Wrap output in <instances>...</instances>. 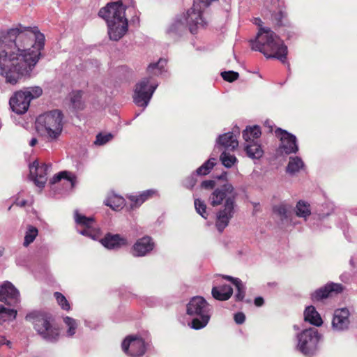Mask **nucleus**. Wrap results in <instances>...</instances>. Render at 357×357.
Here are the masks:
<instances>
[{
    "instance_id": "obj_1",
    "label": "nucleus",
    "mask_w": 357,
    "mask_h": 357,
    "mask_svg": "<svg viewBox=\"0 0 357 357\" xmlns=\"http://www.w3.org/2000/svg\"><path fill=\"white\" fill-rule=\"evenodd\" d=\"M44 45L45 36L37 29H11L0 38V75L7 84L15 85L34 76Z\"/></svg>"
},
{
    "instance_id": "obj_2",
    "label": "nucleus",
    "mask_w": 357,
    "mask_h": 357,
    "mask_svg": "<svg viewBox=\"0 0 357 357\" xmlns=\"http://www.w3.org/2000/svg\"><path fill=\"white\" fill-rule=\"evenodd\" d=\"M252 49L259 51L267 58H276L284 63L287 47L280 38L269 28L261 27L254 41Z\"/></svg>"
},
{
    "instance_id": "obj_3",
    "label": "nucleus",
    "mask_w": 357,
    "mask_h": 357,
    "mask_svg": "<svg viewBox=\"0 0 357 357\" xmlns=\"http://www.w3.org/2000/svg\"><path fill=\"white\" fill-rule=\"evenodd\" d=\"M126 8L121 1L109 3L98 13L107 23L109 38L118 40L128 30V20L125 17Z\"/></svg>"
},
{
    "instance_id": "obj_4",
    "label": "nucleus",
    "mask_w": 357,
    "mask_h": 357,
    "mask_svg": "<svg viewBox=\"0 0 357 357\" xmlns=\"http://www.w3.org/2000/svg\"><path fill=\"white\" fill-rule=\"evenodd\" d=\"M167 64L165 59H160L158 63H151L147 73L149 77L142 79L137 84L133 99L135 103L139 107H146L158 86V84L153 80V77L162 73Z\"/></svg>"
},
{
    "instance_id": "obj_5",
    "label": "nucleus",
    "mask_w": 357,
    "mask_h": 357,
    "mask_svg": "<svg viewBox=\"0 0 357 357\" xmlns=\"http://www.w3.org/2000/svg\"><path fill=\"white\" fill-rule=\"evenodd\" d=\"M25 319L33 324L34 329L44 339L54 342L59 336V328L52 325V314L43 311H33L26 314Z\"/></svg>"
},
{
    "instance_id": "obj_6",
    "label": "nucleus",
    "mask_w": 357,
    "mask_h": 357,
    "mask_svg": "<svg viewBox=\"0 0 357 357\" xmlns=\"http://www.w3.org/2000/svg\"><path fill=\"white\" fill-rule=\"evenodd\" d=\"M43 89L39 86L23 87L10 96L9 105L11 110L18 115L26 113L31 102L43 95Z\"/></svg>"
},
{
    "instance_id": "obj_7",
    "label": "nucleus",
    "mask_w": 357,
    "mask_h": 357,
    "mask_svg": "<svg viewBox=\"0 0 357 357\" xmlns=\"http://www.w3.org/2000/svg\"><path fill=\"white\" fill-rule=\"evenodd\" d=\"M186 312L193 317L190 327L195 330H199L204 328L209 322L211 307L203 297L195 296L188 303Z\"/></svg>"
},
{
    "instance_id": "obj_8",
    "label": "nucleus",
    "mask_w": 357,
    "mask_h": 357,
    "mask_svg": "<svg viewBox=\"0 0 357 357\" xmlns=\"http://www.w3.org/2000/svg\"><path fill=\"white\" fill-rule=\"evenodd\" d=\"M63 114L55 109L38 116L35 123L38 133L61 134L63 131Z\"/></svg>"
},
{
    "instance_id": "obj_9",
    "label": "nucleus",
    "mask_w": 357,
    "mask_h": 357,
    "mask_svg": "<svg viewBox=\"0 0 357 357\" xmlns=\"http://www.w3.org/2000/svg\"><path fill=\"white\" fill-rule=\"evenodd\" d=\"M237 193L233 185L225 183L215 188L209 197L210 204L217 206L224 202L223 206H236Z\"/></svg>"
},
{
    "instance_id": "obj_10",
    "label": "nucleus",
    "mask_w": 357,
    "mask_h": 357,
    "mask_svg": "<svg viewBox=\"0 0 357 357\" xmlns=\"http://www.w3.org/2000/svg\"><path fill=\"white\" fill-rule=\"evenodd\" d=\"M320 339L318 331L314 328L304 330L298 335V349L305 356H311L317 350Z\"/></svg>"
},
{
    "instance_id": "obj_11",
    "label": "nucleus",
    "mask_w": 357,
    "mask_h": 357,
    "mask_svg": "<svg viewBox=\"0 0 357 357\" xmlns=\"http://www.w3.org/2000/svg\"><path fill=\"white\" fill-rule=\"evenodd\" d=\"M121 347L125 354L132 357H141L146 351L144 340L138 336L126 337L121 344Z\"/></svg>"
},
{
    "instance_id": "obj_12",
    "label": "nucleus",
    "mask_w": 357,
    "mask_h": 357,
    "mask_svg": "<svg viewBox=\"0 0 357 357\" xmlns=\"http://www.w3.org/2000/svg\"><path fill=\"white\" fill-rule=\"evenodd\" d=\"M344 287L342 284L328 282L324 287H321L315 290L311 294V299L313 302L321 301L324 299L335 296L341 294Z\"/></svg>"
},
{
    "instance_id": "obj_13",
    "label": "nucleus",
    "mask_w": 357,
    "mask_h": 357,
    "mask_svg": "<svg viewBox=\"0 0 357 357\" xmlns=\"http://www.w3.org/2000/svg\"><path fill=\"white\" fill-rule=\"evenodd\" d=\"M205 8H202V3H199V6L195 8L194 2L192 7L188 10L186 15L183 16L192 33H195L198 27L204 26L202 12Z\"/></svg>"
},
{
    "instance_id": "obj_14",
    "label": "nucleus",
    "mask_w": 357,
    "mask_h": 357,
    "mask_svg": "<svg viewBox=\"0 0 357 357\" xmlns=\"http://www.w3.org/2000/svg\"><path fill=\"white\" fill-rule=\"evenodd\" d=\"M0 301L10 306H15L20 302V292L10 282L0 286Z\"/></svg>"
},
{
    "instance_id": "obj_15",
    "label": "nucleus",
    "mask_w": 357,
    "mask_h": 357,
    "mask_svg": "<svg viewBox=\"0 0 357 357\" xmlns=\"http://www.w3.org/2000/svg\"><path fill=\"white\" fill-rule=\"evenodd\" d=\"M51 167L50 165L45 163L39 165L37 161L33 162L30 167V175L33 177V180L36 185L39 188H43L47 182V171Z\"/></svg>"
},
{
    "instance_id": "obj_16",
    "label": "nucleus",
    "mask_w": 357,
    "mask_h": 357,
    "mask_svg": "<svg viewBox=\"0 0 357 357\" xmlns=\"http://www.w3.org/2000/svg\"><path fill=\"white\" fill-rule=\"evenodd\" d=\"M260 135H243L245 140V151L247 155L252 159H259L264 151L258 142Z\"/></svg>"
},
{
    "instance_id": "obj_17",
    "label": "nucleus",
    "mask_w": 357,
    "mask_h": 357,
    "mask_svg": "<svg viewBox=\"0 0 357 357\" xmlns=\"http://www.w3.org/2000/svg\"><path fill=\"white\" fill-rule=\"evenodd\" d=\"M153 239L148 236L138 239L132 246V255L143 257L153 250L154 248Z\"/></svg>"
},
{
    "instance_id": "obj_18",
    "label": "nucleus",
    "mask_w": 357,
    "mask_h": 357,
    "mask_svg": "<svg viewBox=\"0 0 357 357\" xmlns=\"http://www.w3.org/2000/svg\"><path fill=\"white\" fill-rule=\"evenodd\" d=\"M235 206H223L217 213L215 227L221 233L228 226L230 220L234 217Z\"/></svg>"
},
{
    "instance_id": "obj_19",
    "label": "nucleus",
    "mask_w": 357,
    "mask_h": 357,
    "mask_svg": "<svg viewBox=\"0 0 357 357\" xmlns=\"http://www.w3.org/2000/svg\"><path fill=\"white\" fill-rule=\"evenodd\" d=\"M349 317V311L347 308L335 310L332 321L333 328L337 331L347 329L350 324Z\"/></svg>"
},
{
    "instance_id": "obj_20",
    "label": "nucleus",
    "mask_w": 357,
    "mask_h": 357,
    "mask_svg": "<svg viewBox=\"0 0 357 357\" xmlns=\"http://www.w3.org/2000/svg\"><path fill=\"white\" fill-rule=\"evenodd\" d=\"M75 220L77 225L84 227L80 234L90 237L95 236L96 232L92 228V225L94 222L93 218L86 217L76 211L75 213Z\"/></svg>"
},
{
    "instance_id": "obj_21",
    "label": "nucleus",
    "mask_w": 357,
    "mask_h": 357,
    "mask_svg": "<svg viewBox=\"0 0 357 357\" xmlns=\"http://www.w3.org/2000/svg\"><path fill=\"white\" fill-rule=\"evenodd\" d=\"M103 246L108 249H117L128 244L127 239L119 234H107L100 241Z\"/></svg>"
},
{
    "instance_id": "obj_22",
    "label": "nucleus",
    "mask_w": 357,
    "mask_h": 357,
    "mask_svg": "<svg viewBox=\"0 0 357 357\" xmlns=\"http://www.w3.org/2000/svg\"><path fill=\"white\" fill-rule=\"evenodd\" d=\"M280 149L287 155L296 153L298 151L296 135H281Z\"/></svg>"
},
{
    "instance_id": "obj_23",
    "label": "nucleus",
    "mask_w": 357,
    "mask_h": 357,
    "mask_svg": "<svg viewBox=\"0 0 357 357\" xmlns=\"http://www.w3.org/2000/svg\"><path fill=\"white\" fill-rule=\"evenodd\" d=\"M211 294L216 300L221 301H227L233 294V289L228 284L213 287L211 290Z\"/></svg>"
},
{
    "instance_id": "obj_24",
    "label": "nucleus",
    "mask_w": 357,
    "mask_h": 357,
    "mask_svg": "<svg viewBox=\"0 0 357 357\" xmlns=\"http://www.w3.org/2000/svg\"><path fill=\"white\" fill-rule=\"evenodd\" d=\"M157 193L154 190H147L143 191L139 195H129L128 199L132 202L130 208L134 209L141 206L144 202L153 197Z\"/></svg>"
},
{
    "instance_id": "obj_25",
    "label": "nucleus",
    "mask_w": 357,
    "mask_h": 357,
    "mask_svg": "<svg viewBox=\"0 0 357 357\" xmlns=\"http://www.w3.org/2000/svg\"><path fill=\"white\" fill-rule=\"evenodd\" d=\"M218 143L225 149L224 151H234L238 146L236 135H219Z\"/></svg>"
},
{
    "instance_id": "obj_26",
    "label": "nucleus",
    "mask_w": 357,
    "mask_h": 357,
    "mask_svg": "<svg viewBox=\"0 0 357 357\" xmlns=\"http://www.w3.org/2000/svg\"><path fill=\"white\" fill-rule=\"evenodd\" d=\"M305 320L316 326H320L323 324L322 319L315 307L312 305L306 307L304 312Z\"/></svg>"
},
{
    "instance_id": "obj_27",
    "label": "nucleus",
    "mask_w": 357,
    "mask_h": 357,
    "mask_svg": "<svg viewBox=\"0 0 357 357\" xmlns=\"http://www.w3.org/2000/svg\"><path fill=\"white\" fill-rule=\"evenodd\" d=\"M222 278L231 282L236 289V294L235 295V299L236 301H241L243 300L245 294V287L242 283V281L237 278H233L227 275H221Z\"/></svg>"
},
{
    "instance_id": "obj_28",
    "label": "nucleus",
    "mask_w": 357,
    "mask_h": 357,
    "mask_svg": "<svg viewBox=\"0 0 357 357\" xmlns=\"http://www.w3.org/2000/svg\"><path fill=\"white\" fill-rule=\"evenodd\" d=\"M187 26L188 24L186 23L185 20L184 18H183V16H181L180 17H176L174 20V22L168 27L167 31L169 34L176 35L183 32Z\"/></svg>"
},
{
    "instance_id": "obj_29",
    "label": "nucleus",
    "mask_w": 357,
    "mask_h": 357,
    "mask_svg": "<svg viewBox=\"0 0 357 357\" xmlns=\"http://www.w3.org/2000/svg\"><path fill=\"white\" fill-rule=\"evenodd\" d=\"M105 204L114 211H119L125 205V199L121 196L113 194L107 198Z\"/></svg>"
},
{
    "instance_id": "obj_30",
    "label": "nucleus",
    "mask_w": 357,
    "mask_h": 357,
    "mask_svg": "<svg viewBox=\"0 0 357 357\" xmlns=\"http://www.w3.org/2000/svg\"><path fill=\"white\" fill-rule=\"evenodd\" d=\"M304 166V162L301 158L298 156L290 157L286 171L290 174H294L303 169Z\"/></svg>"
},
{
    "instance_id": "obj_31",
    "label": "nucleus",
    "mask_w": 357,
    "mask_h": 357,
    "mask_svg": "<svg viewBox=\"0 0 357 357\" xmlns=\"http://www.w3.org/2000/svg\"><path fill=\"white\" fill-rule=\"evenodd\" d=\"M311 214L310 206L305 201L300 200L296 206V215L298 217L306 218Z\"/></svg>"
},
{
    "instance_id": "obj_32",
    "label": "nucleus",
    "mask_w": 357,
    "mask_h": 357,
    "mask_svg": "<svg viewBox=\"0 0 357 357\" xmlns=\"http://www.w3.org/2000/svg\"><path fill=\"white\" fill-rule=\"evenodd\" d=\"M17 316V310L15 309L6 308L0 305V324L6 321H12Z\"/></svg>"
},
{
    "instance_id": "obj_33",
    "label": "nucleus",
    "mask_w": 357,
    "mask_h": 357,
    "mask_svg": "<svg viewBox=\"0 0 357 357\" xmlns=\"http://www.w3.org/2000/svg\"><path fill=\"white\" fill-rule=\"evenodd\" d=\"M70 100L72 107L75 109H82L84 103L82 102V92L81 91H73L70 94Z\"/></svg>"
},
{
    "instance_id": "obj_34",
    "label": "nucleus",
    "mask_w": 357,
    "mask_h": 357,
    "mask_svg": "<svg viewBox=\"0 0 357 357\" xmlns=\"http://www.w3.org/2000/svg\"><path fill=\"white\" fill-rule=\"evenodd\" d=\"M291 206L285 203H280L278 205H275L273 207V212L278 215L281 220H284L288 218L289 211Z\"/></svg>"
},
{
    "instance_id": "obj_35",
    "label": "nucleus",
    "mask_w": 357,
    "mask_h": 357,
    "mask_svg": "<svg viewBox=\"0 0 357 357\" xmlns=\"http://www.w3.org/2000/svg\"><path fill=\"white\" fill-rule=\"evenodd\" d=\"M215 165V159L210 158L196 170V175L205 176L209 174Z\"/></svg>"
},
{
    "instance_id": "obj_36",
    "label": "nucleus",
    "mask_w": 357,
    "mask_h": 357,
    "mask_svg": "<svg viewBox=\"0 0 357 357\" xmlns=\"http://www.w3.org/2000/svg\"><path fill=\"white\" fill-rule=\"evenodd\" d=\"M38 230L36 227L32 225H28L23 243L24 246L27 247L33 243L38 236Z\"/></svg>"
},
{
    "instance_id": "obj_37",
    "label": "nucleus",
    "mask_w": 357,
    "mask_h": 357,
    "mask_svg": "<svg viewBox=\"0 0 357 357\" xmlns=\"http://www.w3.org/2000/svg\"><path fill=\"white\" fill-rule=\"evenodd\" d=\"M220 159L222 164L227 168L231 167L237 161L236 158L227 151H223L220 156Z\"/></svg>"
},
{
    "instance_id": "obj_38",
    "label": "nucleus",
    "mask_w": 357,
    "mask_h": 357,
    "mask_svg": "<svg viewBox=\"0 0 357 357\" xmlns=\"http://www.w3.org/2000/svg\"><path fill=\"white\" fill-rule=\"evenodd\" d=\"M62 178L66 179L71 183L72 186L75 185V178L71 177L68 175V173L66 171L61 172L59 174L54 175L50 181L51 184H54L60 181Z\"/></svg>"
},
{
    "instance_id": "obj_39",
    "label": "nucleus",
    "mask_w": 357,
    "mask_h": 357,
    "mask_svg": "<svg viewBox=\"0 0 357 357\" xmlns=\"http://www.w3.org/2000/svg\"><path fill=\"white\" fill-rule=\"evenodd\" d=\"M57 303L60 305L62 310L69 311L70 310V305L64 295L60 292H55L54 294Z\"/></svg>"
},
{
    "instance_id": "obj_40",
    "label": "nucleus",
    "mask_w": 357,
    "mask_h": 357,
    "mask_svg": "<svg viewBox=\"0 0 357 357\" xmlns=\"http://www.w3.org/2000/svg\"><path fill=\"white\" fill-rule=\"evenodd\" d=\"M195 207L197 212L204 219L208 217V213L206 211V205L205 202L200 199H195L194 202Z\"/></svg>"
},
{
    "instance_id": "obj_41",
    "label": "nucleus",
    "mask_w": 357,
    "mask_h": 357,
    "mask_svg": "<svg viewBox=\"0 0 357 357\" xmlns=\"http://www.w3.org/2000/svg\"><path fill=\"white\" fill-rule=\"evenodd\" d=\"M63 321L66 326L68 327L67 330L68 335L73 336L75 333L77 326L76 321L70 317H65Z\"/></svg>"
},
{
    "instance_id": "obj_42",
    "label": "nucleus",
    "mask_w": 357,
    "mask_h": 357,
    "mask_svg": "<svg viewBox=\"0 0 357 357\" xmlns=\"http://www.w3.org/2000/svg\"><path fill=\"white\" fill-rule=\"evenodd\" d=\"M265 128H267V130H265L266 132L272 133L275 132V134H290L287 131L282 130L281 128H275L273 126L271 125V122L269 121H266L264 124Z\"/></svg>"
},
{
    "instance_id": "obj_43",
    "label": "nucleus",
    "mask_w": 357,
    "mask_h": 357,
    "mask_svg": "<svg viewBox=\"0 0 357 357\" xmlns=\"http://www.w3.org/2000/svg\"><path fill=\"white\" fill-rule=\"evenodd\" d=\"M114 135H96V139L93 142L95 146H102L109 142Z\"/></svg>"
},
{
    "instance_id": "obj_44",
    "label": "nucleus",
    "mask_w": 357,
    "mask_h": 357,
    "mask_svg": "<svg viewBox=\"0 0 357 357\" xmlns=\"http://www.w3.org/2000/svg\"><path fill=\"white\" fill-rule=\"evenodd\" d=\"M222 77L229 82H232L238 78V73L234 71H225L221 73Z\"/></svg>"
},
{
    "instance_id": "obj_45",
    "label": "nucleus",
    "mask_w": 357,
    "mask_h": 357,
    "mask_svg": "<svg viewBox=\"0 0 357 357\" xmlns=\"http://www.w3.org/2000/svg\"><path fill=\"white\" fill-rule=\"evenodd\" d=\"M243 134H261L260 127L258 126H247L243 131Z\"/></svg>"
},
{
    "instance_id": "obj_46",
    "label": "nucleus",
    "mask_w": 357,
    "mask_h": 357,
    "mask_svg": "<svg viewBox=\"0 0 357 357\" xmlns=\"http://www.w3.org/2000/svg\"><path fill=\"white\" fill-rule=\"evenodd\" d=\"M41 137V139L40 141L44 142L45 143L47 142H52L54 141L57 140L59 135H40Z\"/></svg>"
},
{
    "instance_id": "obj_47",
    "label": "nucleus",
    "mask_w": 357,
    "mask_h": 357,
    "mask_svg": "<svg viewBox=\"0 0 357 357\" xmlns=\"http://www.w3.org/2000/svg\"><path fill=\"white\" fill-rule=\"evenodd\" d=\"M245 320V316L243 312H237L234 314V321L238 324H242Z\"/></svg>"
},
{
    "instance_id": "obj_48",
    "label": "nucleus",
    "mask_w": 357,
    "mask_h": 357,
    "mask_svg": "<svg viewBox=\"0 0 357 357\" xmlns=\"http://www.w3.org/2000/svg\"><path fill=\"white\" fill-rule=\"evenodd\" d=\"M215 185V182L213 180L204 181L201 186L205 189H213Z\"/></svg>"
},
{
    "instance_id": "obj_49",
    "label": "nucleus",
    "mask_w": 357,
    "mask_h": 357,
    "mask_svg": "<svg viewBox=\"0 0 357 357\" xmlns=\"http://www.w3.org/2000/svg\"><path fill=\"white\" fill-rule=\"evenodd\" d=\"M284 17V14L282 11H280L277 13H275L273 15L274 20L276 21L277 24L282 25V18Z\"/></svg>"
},
{
    "instance_id": "obj_50",
    "label": "nucleus",
    "mask_w": 357,
    "mask_h": 357,
    "mask_svg": "<svg viewBox=\"0 0 357 357\" xmlns=\"http://www.w3.org/2000/svg\"><path fill=\"white\" fill-rule=\"evenodd\" d=\"M197 180L194 178V175L188 177L185 180V184L189 188H192L196 184Z\"/></svg>"
},
{
    "instance_id": "obj_51",
    "label": "nucleus",
    "mask_w": 357,
    "mask_h": 357,
    "mask_svg": "<svg viewBox=\"0 0 357 357\" xmlns=\"http://www.w3.org/2000/svg\"><path fill=\"white\" fill-rule=\"evenodd\" d=\"M254 303L257 307H261L264 304V300L262 297L258 296L255 298Z\"/></svg>"
},
{
    "instance_id": "obj_52",
    "label": "nucleus",
    "mask_w": 357,
    "mask_h": 357,
    "mask_svg": "<svg viewBox=\"0 0 357 357\" xmlns=\"http://www.w3.org/2000/svg\"><path fill=\"white\" fill-rule=\"evenodd\" d=\"M26 204H27V202L24 199H22V200L17 199L15 202V204L20 207H24L26 205Z\"/></svg>"
},
{
    "instance_id": "obj_53",
    "label": "nucleus",
    "mask_w": 357,
    "mask_h": 357,
    "mask_svg": "<svg viewBox=\"0 0 357 357\" xmlns=\"http://www.w3.org/2000/svg\"><path fill=\"white\" fill-rule=\"evenodd\" d=\"M38 143V139L36 138H32L29 142V145L31 146H34Z\"/></svg>"
},
{
    "instance_id": "obj_54",
    "label": "nucleus",
    "mask_w": 357,
    "mask_h": 357,
    "mask_svg": "<svg viewBox=\"0 0 357 357\" xmlns=\"http://www.w3.org/2000/svg\"><path fill=\"white\" fill-rule=\"evenodd\" d=\"M236 132H239L238 128H236V129L234 130L231 132H229L227 134L229 135V134H234V133H236Z\"/></svg>"
},
{
    "instance_id": "obj_55",
    "label": "nucleus",
    "mask_w": 357,
    "mask_h": 357,
    "mask_svg": "<svg viewBox=\"0 0 357 357\" xmlns=\"http://www.w3.org/2000/svg\"><path fill=\"white\" fill-rule=\"evenodd\" d=\"M5 341L6 340L4 339V337L0 336V344H4L6 343Z\"/></svg>"
},
{
    "instance_id": "obj_56",
    "label": "nucleus",
    "mask_w": 357,
    "mask_h": 357,
    "mask_svg": "<svg viewBox=\"0 0 357 357\" xmlns=\"http://www.w3.org/2000/svg\"><path fill=\"white\" fill-rule=\"evenodd\" d=\"M253 205H254L255 210L258 211L257 207L259 206V203H254Z\"/></svg>"
},
{
    "instance_id": "obj_57",
    "label": "nucleus",
    "mask_w": 357,
    "mask_h": 357,
    "mask_svg": "<svg viewBox=\"0 0 357 357\" xmlns=\"http://www.w3.org/2000/svg\"><path fill=\"white\" fill-rule=\"evenodd\" d=\"M255 20H256L255 23L258 24L259 25V22H261V20H259V19H256Z\"/></svg>"
},
{
    "instance_id": "obj_58",
    "label": "nucleus",
    "mask_w": 357,
    "mask_h": 357,
    "mask_svg": "<svg viewBox=\"0 0 357 357\" xmlns=\"http://www.w3.org/2000/svg\"><path fill=\"white\" fill-rule=\"evenodd\" d=\"M3 254V252L0 250V256H1Z\"/></svg>"
}]
</instances>
